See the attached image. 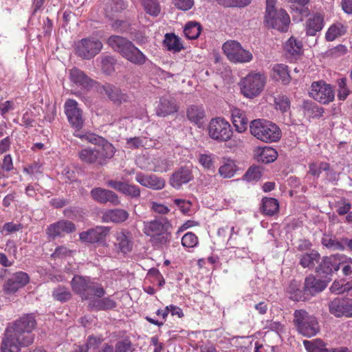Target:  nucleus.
Segmentation results:
<instances>
[{
  "label": "nucleus",
  "instance_id": "nucleus-62",
  "mask_svg": "<svg viewBox=\"0 0 352 352\" xmlns=\"http://www.w3.org/2000/svg\"><path fill=\"white\" fill-rule=\"evenodd\" d=\"M175 204L180 208L184 214H186L190 211L191 203L184 199H175Z\"/></svg>",
  "mask_w": 352,
  "mask_h": 352
},
{
  "label": "nucleus",
  "instance_id": "nucleus-2",
  "mask_svg": "<svg viewBox=\"0 0 352 352\" xmlns=\"http://www.w3.org/2000/svg\"><path fill=\"white\" fill-rule=\"evenodd\" d=\"M74 135L96 145L94 148H86L78 151V156L85 164L102 166L106 165L115 154L113 144L100 135L91 133H78Z\"/></svg>",
  "mask_w": 352,
  "mask_h": 352
},
{
  "label": "nucleus",
  "instance_id": "nucleus-40",
  "mask_svg": "<svg viewBox=\"0 0 352 352\" xmlns=\"http://www.w3.org/2000/svg\"><path fill=\"white\" fill-rule=\"evenodd\" d=\"M163 44L169 51L178 52L183 49V45L180 42L179 38L173 33L165 34Z\"/></svg>",
  "mask_w": 352,
  "mask_h": 352
},
{
  "label": "nucleus",
  "instance_id": "nucleus-64",
  "mask_svg": "<svg viewBox=\"0 0 352 352\" xmlns=\"http://www.w3.org/2000/svg\"><path fill=\"white\" fill-rule=\"evenodd\" d=\"M14 104L12 101L7 100L0 104V112L4 116L8 112L14 109Z\"/></svg>",
  "mask_w": 352,
  "mask_h": 352
},
{
  "label": "nucleus",
  "instance_id": "nucleus-30",
  "mask_svg": "<svg viewBox=\"0 0 352 352\" xmlns=\"http://www.w3.org/2000/svg\"><path fill=\"white\" fill-rule=\"evenodd\" d=\"M117 307V302L111 297L98 298L88 302V307L97 311H107Z\"/></svg>",
  "mask_w": 352,
  "mask_h": 352
},
{
  "label": "nucleus",
  "instance_id": "nucleus-32",
  "mask_svg": "<svg viewBox=\"0 0 352 352\" xmlns=\"http://www.w3.org/2000/svg\"><path fill=\"white\" fill-rule=\"evenodd\" d=\"M324 26L323 17L320 14L316 13L310 17L306 23V32L309 36L316 35Z\"/></svg>",
  "mask_w": 352,
  "mask_h": 352
},
{
  "label": "nucleus",
  "instance_id": "nucleus-8",
  "mask_svg": "<svg viewBox=\"0 0 352 352\" xmlns=\"http://www.w3.org/2000/svg\"><path fill=\"white\" fill-rule=\"evenodd\" d=\"M224 54L233 63H248L252 60V54L244 50L236 41H228L222 46Z\"/></svg>",
  "mask_w": 352,
  "mask_h": 352
},
{
  "label": "nucleus",
  "instance_id": "nucleus-57",
  "mask_svg": "<svg viewBox=\"0 0 352 352\" xmlns=\"http://www.w3.org/2000/svg\"><path fill=\"white\" fill-rule=\"evenodd\" d=\"M131 342L129 340L118 341L115 346V352H133Z\"/></svg>",
  "mask_w": 352,
  "mask_h": 352
},
{
  "label": "nucleus",
  "instance_id": "nucleus-26",
  "mask_svg": "<svg viewBox=\"0 0 352 352\" xmlns=\"http://www.w3.org/2000/svg\"><path fill=\"white\" fill-rule=\"evenodd\" d=\"M129 213L121 208L110 209L107 210L102 216V219L105 222H113L120 223L129 219Z\"/></svg>",
  "mask_w": 352,
  "mask_h": 352
},
{
  "label": "nucleus",
  "instance_id": "nucleus-33",
  "mask_svg": "<svg viewBox=\"0 0 352 352\" xmlns=\"http://www.w3.org/2000/svg\"><path fill=\"white\" fill-rule=\"evenodd\" d=\"M104 294L105 291L102 287L91 282L88 287H87L85 292L82 293L81 298L90 302L92 300H97L98 298L103 296Z\"/></svg>",
  "mask_w": 352,
  "mask_h": 352
},
{
  "label": "nucleus",
  "instance_id": "nucleus-34",
  "mask_svg": "<svg viewBox=\"0 0 352 352\" xmlns=\"http://www.w3.org/2000/svg\"><path fill=\"white\" fill-rule=\"evenodd\" d=\"M69 76L73 82L83 88H88L91 86L92 80L78 68L75 67L71 69Z\"/></svg>",
  "mask_w": 352,
  "mask_h": 352
},
{
  "label": "nucleus",
  "instance_id": "nucleus-54",
  "mask_svg": "<svg viewBox=\"0 0 352 352\" xmlns=\"http://www.w3.org/2000/svg\"><path fill=\"white\" fill-rule=\"evenodd\" d=\"M198 243V238L195 234L188 232L182 238V245L186 248H194Z\"/></svg>",
  "mask_w": 352,
  "mask_h": 352
},
{
  "label": "nucleus",
  "instance_id": "nucleus-43",
  "mask_svg": "<svg viewBox=\"0 0 352 352\" xmlns=\"http://www.w3.org/2000/svg\"><path fill=\"white\" fill-rule=\"evenodd\" d=\"M346 32V28L341 23H335L328 29L325 38L328 41H333L336 38L344 35Z\"/></svg>",
  "mask_w": 352,
  "mask_h": 352
},
{
  "label": "nucleus",
  "instance_id": "nucleus-60",
  "mask_svg": "<svg viewBox=\"0 0 352 352\" xmlns=\"http://www.w3.org/2000/svg\"><path fill=\"white\" fill-rule=\"evenodd\" d=\"M199 163L207 169H210L213 166L211 155L206 154H201L199 157Z\"/></svg>",
  "mask_w": 352,
  "mask_h": 352
},
{
  "label": "nucleus",
  "instance_id": "nucleus-28",
  "mask_svg": "<svg viewBox=\"0 0 352 352\" xmlns=\"http://www.w3.org/2000/svg\"><path fill=\"white\" fill-rule=\"evenodd\" d=\"M116 248L122 253L126 254L132 250L133 242L129 232H120L116 234Z\"/></svg>",
  "mask_w": 352,
  "mask_h": 352
},
{
  "label": "nucleus",
  "instance_id": "nucleus-36",
  "mask_svg": "<svg viewBox=\"0 0 352 352\" xmlns=\"http://www.w3.org/2000/svg\"><path fill=\"white\" fill-rule=\"evenodd\" d=\"M320 259V254L316 250H311L310 252H307L300 256V265L304 267L313 269L316 263H319Z\"/></svg>",
  "mask_w": 352,
  "mask_h": 352
},
{
  "label": "nucleus",
  "instance_id": "nucleus-9",
  "mask_svg": "<svg viewBox=\"0 0 352 352\" xmlns=\"http://www.w3.org/2000/svg\"><path fill=\"white\" fill-rule=\"evenodd\" d=\"M309 94L315 100L323 104H327L332 102L335 98L334 91L332 87L324 81H316L312 82L309 90Z\"/></svg>",
  "mask_w": 352,
  "mask_h": 352
},
{
  "label": "nucleus",
  "instance_id": "nucleus-46",
  "mask_svg": "<svg viewBox=\"0 0 352 352\" xmlns=\"http://www.w3.org/2000/svg\"><path fill=\"white\" fill-rule=\"evenodd\" d=\"M322 244L331 250H343L342 239L338 241L335 236L324 235L322 239Z\"/></svg>",
  "mask_w": 352,
  "mask_h": 352
},
{
  "label": "nucleus",
  "instance_id": "nucleus-17",
  "mask_svg": "<svg viewBox=\"0 0 352 352\" xmlns=\"http://www.w3.org/2000/svg\"><path fill=\"white\" fill-rule=\"evenodd\" d=\"M107 185L131 199L140 197V189L138 186L113 179L107 181Z\"/></svg>",
  "mask_w": 352,
  "mask_h": 352
},
{
  "label": "nucleus",
  "instance_id": "nucleus-45",
  "mask_svg": "<svg viewBox=\"0 0 352 352\" xmlns=\"http://www.w3.org/2000/svg\"><path fill=\"white\" fill-rule=\"evenodd\" d=\"M146 12L152 16H157L161 12L158 0H141Z\"/></svg>",
  "mask_w": 352,
  "mask_h": 352
},
{
  "label": "nucleus",
  "instance_id": "nucleus-41",
  "mask_svg": "<svg viewBox=\"0 0 352 352\" xmlns=\"http://www.w3.org/2000/svg\"><path fill=\"white\" fill-rule=\"evenodd\" d=\"M261 209L263 212L268 216H272L279 210V203L274 198H263L262 199Z\"/></svg>",
  "mask_w": 352,
  "mask_h": 352
},
{
  "label": "nucleus",
  "instance_id": "nucleus-58",
  "mask_svg": "<svg viewBox=\"0 0 352 352\" xmlns=\"http://www.w3.org/2000/svg\"><path fill=\"white\" fill-rule=\"evenodd\" d=\"M275 104L276 105V108H278L282 112L287 111L290 107L289 100L285 96H279L276 98Z\"/></svg>",
  "mask_w": 352,
  "mask_h": 352
},
{
  "label": "nucleus",
  "instance_id": "nucleus-49",
  "mask_svg": "<svg viewBox=\"0 0 352 352\" xmlns=\"http://www.w3.org/2000/svg\"><path fill=\"white\" fill-rule=\"evenodd\" d=\"M303 108L305 112L312 118H320L324 113V109L322 107H318L316 103L312 102H305Z\"/></svg>",
  "mask_w": 352,
  "mask_h": 352
},
{
  "label": "nucleus",
  "instance_id": "nucleus-22",
  "mask_svg": "<svg viewBox=\"0 0 352 352\" xmlns=\"http://www.w3.org/2000/svg\"><path fill=\"white\" fill-rule=\"evenodd\" d=\"M328 280L318 279L310 275L305 280L304 289L307 296H314L323 291L327 286Z\"/></svg>",
  "mask_w": 352,
  "mask_h": 352
},
{
  "label": "nucleus",
  "instance_id": "nucleus-63",
  "mask_svg": "<svg viewBox=\"0 0 352 352\" xmlns=\"http://www.w3.org/2000/svg\"><path fill=\"white\" fill-rule=\"evenodd\" d=\"M129 23L124 21L117 20L113 24L112 27L116 30L124 32L127 31Z\"/></svg>",
  "mask_w": 352,
  "mask_h": 352
},
{
  "label": "nucleus",
  "instance_id": "nucleus-11",
  "mask_svg": "<svg viewBox=\"0 0 352 352\" xmlns=\"http://www.w3.org/2000/svg\"><path fill=\"white\" fill-rule=\"evenodd\" d=\"M65 113L72 126L79 131L83 126L84 120L78 102L73 99H68L65 103Z\"/></svg>",
  "mask_w": 352,
  "mask_h": 352
},
{
  "label": "nucleus",
  "instance_id": "nucleus-12",
  "mask_svg": "<svg viewBox=\"0 0 352 352\" xmlns=\"http://www.w3.org/2000/svg\"><path fill=\"white\" fill-rule=\"evenodd\" d=\"M91 198L96 202L105 204L110 203L112 206H118L120 204V200L118 195L110 190L100 187L94 188L90 191Z\"/></svg>",
  "mask_w": 352,
  "mask_h": 352
},
{
  "label": "nucleus",
  "instance_id": "nucleus-7",
  "mask_svg": "<svg viewBox=\"0 0 352 352\" xmlns=\"http://www.w3.org/2000/svg\"><path fill=\"white\" fill-rule=\"evenodd\" d=\"M102 48V43L95 38H86L75 43L76 54L83 59H91Z\"/></svg>",
  "mask_w": 352,
  "mask_h": 352
},
{
  "label": "nucleus",
  "instance_id": "nucleus-39",
  "mask_svg": "<svg viewBox=\"0 0 352 352\" xmlns=\"http://www.w3.org/2000/svg\"><path fill=\"white\" fill-rule=\"evenodd\" d=\"M276 151L270 146H265L259 149L257 154V161L263 164H269L273 162L277 157Z\"/></svg>",
  "mask_w": 352,
  "mask_h": 352
},
{
  "label": "nucleus",
  "instance_id": "nucleus-31",
  "mask_svg": "<svg viewBox=\"0 0 352 352\" xmlns=\"http://www.w3.org/2000/svg\"><path fill=\"white\" fill-rule=\"evenodd\" d=\"M306 349L309 352H349L347 348H344L340 350L338 349H329L325 347L326 344L321 340H316L314 342L305 340L303 342Z\"/></svg>",
  "mask_w": 352,
  "mask_h": 352
},
{
  "label": "nucleus",
  "instance_id": "nucleus-23",
  "mask_svg": "<svg viewBox=\"0 0 352 352\" xmlns=\"http://www.w3.org/2000/svg\"><path fill=\"white\" fill-rule=\"evenodd\" d=\"M192 178L191 170L186 167H182L173 173L169 182L173 188L179 189L183 184L191 181Z\"/></svg>",
  "mask_w": 352,
  "mask_h": 352
},
{
  "label": "nucleus",
  "instance_id": "nucleus-15",
  "mask_svg": "<svg viewBox=\"0 0 352 352\" xmlns=\"http://www.w3.org/2000/svg\"><path fill=\"white\" fill-rule=\"evenodd\" d=\"M76 230L75 224L68 220H60L50 224L47 230V234L53 239L62 236L63 234L72 233Z\"/></svg>",
  "mask_w": 352,
  "mask_h": 352
},
{
  "label": "nucleus",
  "instance_id": "nucleus-42",
  "mask_svg": "<svg viewBox=\"0 0 352 352\" xmlns=\"http://www.w3.org/2000/svg\"><path fill=\"white\" fill-rule=\"evenodd\" d=\"M90 283L91 281L89 279H86L82 276H74L72 280L71 285L72 290L81 297Z\"/></svg>",
  "mask_w": 352,
  "mask_h": 352
},
{
  "label": "nucleus",
  "instance_id": "nucleus-55",
  "mask_svg": "<svg viewBox=\"0 0 352 352\" xmlns=\"http://www.w3.org/2000/svg\"><path fill=\"white\" fill-rule=\"evenodd\" d=\"M336 212L340 216L346 214L351 209V204L345 199H340L336 204Z\"/></svg>",
  "mask_w": 352,
  "mask_h": 352
},
{
  "label": "nucleus",
  "instance_id": "nucleus-29",
  "mask_svg": "<svg viewBox=\"0 0 352 352\" xmlns=\"http://www.w3.org/2000/svg\"><path fill=\"white\" fill-rule=\"evenodd\" d=\"M232 123L236 131L239 133L244 132L248 128V120L245 113L238 108H234L231 111Z\"/></svg>",
  "mask_w": 352,
  "mask_h": 352
},
{
  "label": "nucleus",
  "instance_id": "nucleus-48",
  "mask_svg": "<svg viewBox=\"0 0 352 352\" xmlns=\"http://www.w3.org/2000/svg\"><path fill=\"white\" fill-rule=\"evenodd\" d=\"M236 171V166L233 161L228 160L219 168V175L223 178H231Z\"/></svg>",
  "mask_w": 352,
  "mask_h": 352
},
{
  "label": "nucleus",
  "instance_id": "nucleus-25",
  "mask_svg": "<svg viewBox=\"0 0 352 352\" xmlns=\"http://www.w3.org/2000/svg\"><path fill=\"white\" fill-rule=\"evenodd\" d=\"M122 57L135 65H142L147 60V57L133 43Z\"/></svg>",
  "mask_w": 352,
  "mask_h": 352
},
{
  "label": "nucleus",
  "instance_id": "nucleus-52",
  "mask_svg": "<svg viewBox=\"0 0 352 352\" xmlns=\"http://www.w3.org/2000/svg\"><path fill=\"white\" fill-rule=\"evenodd\" d=\"M126 8L124 0H107L106 3V10L111 12H118Z\"/></svg>",
  "mask_w": 352,
  "mask_h": 352
},
{
  "label": "nucleus",
  "instance_id": "nucleus-51",
  "mask_svg": "<svg viewBox=\"0 0 352 352\" xmlns=\"http://www.w3.org/2000/svg\"><path fill=\"white\" fill-rule=\"evenodd\" d=\"M153 171L165 173L170 170L173 162L165 158H157L153 161Z\"/></svg>",
  "mask_w": 352,
  "mask_h": 352
},
{
  "label": "nucleus",
  "instance_id": "nucleus-44",
  "mask_svg": "<svg viewBox=\"0 0 352 352\" xmlns=\"http://www.w3.org/2000/svg\"><path fill=\"white\" fill-rule=\"evenodd\" d=\"M201 31V25L195 21L188 22L184 28V32L185 36L189 39L197 38Z\"/></svg>",
  "mask_w": 352,
  "mask_h": 352
},
{
  "label": "nucleus",
  "instance_id": "nucleus-18",
  "mask_svg": "<svg viewBox=\"0 0 352 352\" xmlns=\"http://www.w3.org/2000/svg\"><path fill=\"white\" fill-rule=\"evenodd\" d=\"M135 180L142 186L158 190L164 188L166 181L164 178L155 175H146L142 173H137Z\"/></svg>",
  "mask_w": 352,
  "mask_h": 352
},
{
  "label": "nucleus",
  "instance_id": "nucleus-5",
  "mask_svg": "<svg viewBox=\"0 0 352 352\" xmlns=\"http://www.w3.org/2000/svg\"><path fill=\"white\" fill-rule=\"evenodd\" d=\"M266 76L261 73H252L241 82V91L244 96L253 98L261 94L266 83Z\"/></svg>",
  "mask_w": 352,
  "mask_h": 352
},
{
  "label": "nucleus",
  "instance_id": "nucleus-56",
  "mask_svg": "<svg viewBox=\"0 0 352 352\" xmlns=\"http://www.w3.org/2000/svg\"><path fill=\"white\" fill-rule=\"evenodd\" d=\"M261 170L258 166H251L248 168L244 177L249 182H256L261 179Z\"/></svg>",
  "mask_w": 352,
  "mask_h": 352
},
{
  "label": "nucleus",
  "instance_id": "nucleus-6",
  "mask_svg": "<svg viewBox=\"0 0 352 352\" xmlns=\"http://www.w3.org/2000/svg\"><path fill=\"white\" fill-rule=\"evenodd\" d=\"M208 135L211 139L217 142H226L232 136V129L225 119L212 118L208 125Z\"/></svg>",
  "mask_w": 352,
  "mask_h": 352
},
{
  "label": "nucleus",
  "instance_id": "nucleus-20",
  "mask_svg": "<svg viewBox=\"0 0 352 352\" xmlns=\"http://www.w3.org/2000/svg\"><path fill=\"white\" fill-rule=\"evenodd\" d=\"M29 282L28 274L19 272L14 274L4 284V290L8 294L16 292L19 288L24 287Z\"/></svg>",
  "mask_w": 352,
  "mask_h": 352
},
{
  "label": "nucleus",
  "instance_id": "nucleus-53",
  "mask_svg": "<svg viewBox=\"0 0 352 352\" xmlns=\"http://www.w3.org/2000/svg\"><path fill=\"white\" fill-rule=\"evenodd\" d=\"M170 233L168 231L151 237L153 245L157 248H162L170 241Z\"/></svg>",
  "mask_w": 352,
  "mask_h": 352
},
{
  "label": "nucleus",
  "instance_id": "nucleus-14",
  "mask_svg": "<svg viewBox=\"0 0 352 352\" xmlns=\"http://www.w3.org/2000/svg\"><path fill=\"white\" fill-rule=\"evenodd\" d=\"M101 93H104L115 104L131 102V96L124 93L119 87L111 84H106L101 87Z\"/></svg>",
  "mask_w": 352,
  "mask_h": 352
},
{
  "label": "nucleus",
  "instance_id": "nucleus-4",
  "mask_svg": "<svg viewBox=\"0 0 352 352\" xmlns=\"http://www.w3.org/2000/svg\"><path fill=\"white\" fill-rule=\"evenodd\" d=\"M293 322L298 332L304 336H314L320 331L317 318L304 309L294 311Z\"/></svg>",
  "mask_w": 352,
  "mask_h": 352
},
{
  "label": "nucleus",
  "instance_id": "nucleus-21",
  "mask_svg": "<svg viewBox=\"0 0 352 352\" xmlns=\"http://www.w3.org/2000/svg\"><path fill=\"white\" fill-rule=\"evenodd\" d=\"M176 100L171 96H163L160 98L159 104L156 108V114L160 117H166L175 113L178 111Z\"/></svg>",
  "mask_w": 352,
  "mask_h": 352
},
{
  "label": "nucleus",
  "instance_id": "nucleus-59",
  "mask_svg": "<svg viewBox=\"0 0 352 352\" xmlns=\"http://www.w3.org/2000/svg\"><path fill=\"white\" fill-rule=\"evenodd\" d=\"M309 296H307V294H305V289H301L300 287L295 290L294 293L292 294V296H290V298L295 301H304Z\"/></svg>",
  "mask_w": 352,
  "mask_h": 352
},
{
  "label": "nucleus",
  "instance_id": "nucleus-10",
  "mask_svg": "<svg viewBox=\"0 0 352 352\" xmlns=\"http://www.w3.org/2000/svg\"><path fill=\"white\" fill-rule=\"evenodd\" d=\"M265 23L268 28L285 32L288 30L290 17L285 10L280 8L265 13Z\"/></svg>",
  "mask_w": 352,
  "mask_h": 352
},
{
  "label": "nucleus",
  "instance_id": "nucleus-61",
  "mask_svg": "<svg viewBox=\"0 0 352 352\" xmlns=\"http://www.w3.org/2000/svg\"><path fill=\"white\" fill-rule=\"evenodd\" d=\"M175 5L182 10H190L194 5L193 0H175Z\"/></svg>",
  "mask_w": 352,
  "mask_h": 352
},
{
  "label": "nucleus",
  "instance_id": "nucleus-24",
  "mask_svg": "<svg viewBox=\"0 0 352 352\" xmlns=\"http://www.w3.org/2000/svg\"><path fill=\"white\" fill-rule=\"evenodd\" d=\"M289 3V8L293 17H299L298 20L302 21L305 17L310 14L307 5L310 0H286Z\"/></svg>",
  "mask_w": 352,
  "mask_h": 352
},
{
  "label": "nucleus",
  "instance_id": "nucleus-13",
  "mask_svg": "<svg viewBox=\"0 0 352 352\" xmlns=\"http://www.w3.org/2000/svg\"><path fill=\"white\" fill-rule=\"evenodd\" d=\"M340 263H338L333 256H324L322 258L316 272L318 276L323 278L328 283L331 280V276L334 272L340 269Z\"/></svg>",
  "mask_w": 352,
  "mask_h": 352
},
{
  "label": "nucleus",
  "instance_id": "nucleus-37",
  "mask_svg": "<svg viewBox=\"0 0 352 352\" xmlns=\"http://www.w3.org/2000/svg\"><path fill=\"white\" fill-rule=\"evenodd\" d=\"M186 115L188 119L196 124H201L205 117V111L202 106L191 105L187 109Z\"/></svg>",
  "mask_w": 352,
  "mask_h": 352
},
{
  "label": "nucleus",
  "instance_id": "nucleus-50",
  "mask_svg": "<svg viewBox=\"0 0 352 352\" xmlns=\"http://www.w3.org/2000/svg\"><path fill=\"white\" fill-rule=\"evenodd\" d=\"M52 296L56 300L60 302H66L71 298L72 294L65 287L58 286L53 290Z\"/></svg>",
  "mask_w": 352,
  "mask_h": 352
},
{
  "label": "nucleus",
  "instance_id": "nucleus-1",
  "mask_svg": "<svg viewBox=\"0 0 352 352\" xmlns=\"http://www.w3.org/2000/svg\"><path fill=\"white\" fill-rule=\"evenodd\" d=\"M36 322L32 314H25L6 329L2 338L1 352H19L21 347L32 344L34 340L32 331Z\"/></svg>",
  "mask_w": 352,
  "mask_h": 352
},
{
  "label": "nucleus",
  "instance_id": "nucleus-3",
  "mask_svg": "<svg viewBox=\"0 0 352 352\" xmlns=\"http://www.w3.org/2000/svg\"><path fill=\"white\" fill-rule=\"evenodd\" d=\"M250 130L253 136L266 143L276 142L281 137L279 127L276 124L263 119L252 120L250 124Z\"/></svg>",
  "mask_w": 352,
  "mask_h": 352
},
{
  "label": "nucleus",
  "instance_id": "nucleus-38",
  "mask_svg": "<svg viewBox=\"0 0 352 352\" xmlns=\"http://www.w3.org/2000/svg\"><path fill=\"white\" fill-rule=\"evenodd\" d=\"M346 300L335 298L329 303V312L336 317L346 316Z\"/></svg>",
  "mask_w": 352,
  "mask_h": 352
},
{
  "label": "nucleus",
  "instance_id": "nucleus-19",
  "mask_svg": "<svg viewBox=\"0 0 352 352\" xmlns=\"http://www.w3.org/2000/svg\"><path fill=\"white\" fill-rule=\"evenodd\" d=\"M109 232V228L106 226H97L80 234V240L94 243L104 241Z\"/></svg>",
  "mask_w": 352,
  "mask_h": 352
},
{
  "label": "nucleus",
  "instance_id": "nucleus-47",
  "mask_svg": "<svg viewBox=\"0 0 352 352\" xmlns=\"http://www.w3.org/2000/svg\"><path fill=\"white\" fill-rule=\"evenodd\" d=\"M302 44L300 41L292 36L286 42L285 50L292 55H299L302 52Z\"/></svg>",
  "mask_w": 352,
  "mask_h": 352
},
{
  "label": "nucleus",
  "instance_id": "nucleus-27",
  "mask_svg": "<svg viewBox=\"0 0 352 352\" xmlns=\"http://www.w3.org/2000/svg\"><path fill=\"white\" fill-rule=\"evenodd\" d=\"M131 43L132 42L126 38L120 36L113 35L107 39L108 45L115 52L120 54L122 56H123Z\"/></svg>",
  "mask_w": 352,
  "mask_h": 352
},
{
  "label": "nucleus",
  "instance_id": "nucleus-35",
  "mask_svg": "<svg viewBox=\"0 0 352 352\" xmlns=\"http://www.w3.org/2000/svg\"><path fill=\"white\" fill-rule=\"evenodd\" d=\"M272 77L276 80H281L285 85L290 82L291 77L288 72V67L284 64H276L272 67Z\"/></svg>",
  "mask_w": 352,
  "mask_h": 352
},
{
  "label": "nucleus",
  "instance_id": "nucleus-16",
  "mask_svg": "<svg viewBox=\"0 0 352 352\" xmlns=\"http://www.w3.org/2000/svg\"><path fill=\"white\" fill-rule=\"evenodd\" d=\"M170 227V223L165 217L155 219L153 221L144 222V232L151 237L166 232Z\"/></svg>",
  "mask_w": 352,
  "mask_h": 352
}]
</instances>
